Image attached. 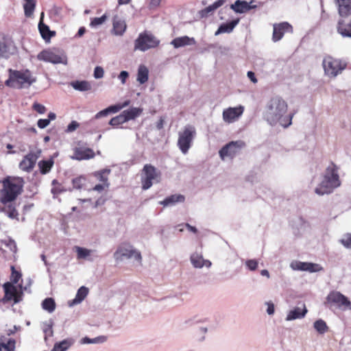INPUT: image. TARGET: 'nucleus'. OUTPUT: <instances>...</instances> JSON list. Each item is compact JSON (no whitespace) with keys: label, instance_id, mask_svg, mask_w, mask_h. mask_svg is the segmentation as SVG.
<instances>
[{"label":"nucleus","instance_id":"obj_1","mask_svg":"<svg viewBox=\"0 0 351 351\" xmlns=\"http://www.w3.org/2000/svg\"><path fill=\"white\" fill-rule=\"evenodd\" d=\"M288 110L287 101L279 96H275L269 101L266 106L265 117L270 125L279 123L284 128H287L292 123L295 112L285 116Z\"/></svg>","mask_w":351,"mask_h":351},{"label":"nucleus","instance_id":"obj_2","mask_svg":"<svg viewBox=\"0 0 351 351\" xmlns=\"http://www.w3.org/2000/svg\"><path fill=\"white\" fill-rule=\"evenodd\" d=\"M338 171L339 167L333 162H331L325 171L323 180L315 189V192L322 195L331 193L334 189L339 186L341 181Z\"/></svg>","mask_w":351,"mask_h":351},{"label":"nucleus","instance_id":"obj_3","mask_svg":"<svg viewBox=\"0 0 351 351\" xmlns=\"http://www.w3.org/2000/svg\"><path fill=\"white\" fill-rule=\"evenodd\" d=\"M23 180L21 178H7L3 181L1 202L3 204L14 201L21 193Z\"/></svg>","mask_w":351,"mask_h":351},{"label":"nucleus","instance_id":"obj_4","mask_svg":"<svg viewBox=\"0 0 351 351\" xmlns=\"http://www.w3.org/2000/svg\"><path fill=\"white\" fill-rule=\"evenodd\" d=\"M8 71L9 77L5 82L6 86L20 89L25 87V85L30 86L36 82V79L29 69L19 71L9 69Z\"/></svg>","mask_w":351,"mask_h":351},{"label":"nucleus","instance_id":"obj_5","mask_svg":"<svg viewBox=\"0 0 351 351\" xmlns=\"http://www.w3.org/2000/svg\"><path fill=\"white\" fill-rule=\"evenodd\" d=\"M161 173L154 166L151 164L144 165L141 174V184L143 190L149 189L153 183L159 182Z\"/></svg>","mask_w":351,"mask_h":351},{"label":"nucleus","instance_id":"obj_6","mask_svg":"<svg viewBox=\"0 0 351 351\" xmlns=\"http://www.w3.org/2000/svg\"><path fill=\"white\" fill-rule=\"evenodd\" d=\"M195 134V129L192 125L184 127L183 131L179 133L178 146L184 154H186L191 147Z\"/></svg>","mask_w":351,"mask_h":351},{"label":"nucleus","instance_id":"obj_7","mask_svg":"<svg viewBox=\"0 0 351 351\" xmlns=\"http://www.w3.org/2000/svg\"><path fill=\"white\" fill-rule=\"evenodd\" d=\"M322 64L325 73L330 77H336L346 67L345 62L330 56L324 58Z\"/></svg>","mask_w":351,"mask_h":351},{"label":"nucleus","instance_id":"obj_8","mask_svg":"<svg viewBox=\"0 0 351 351\" xmlns=\"http://www.w3.org/2000/svg\"><path fill=\"white\" fill-rule=\"evenodd\" d=\"M160 41L151 33L144 32L141 33L134 42L135 49L142 51H147L158 46Z\"/></svg>","mask_w":351,"mask_h":351},{"label":"nucleus","instance_id":"obj_9","mask_svg":"<svg viewBox=\"0 0 351 351\" xmlns=\"http://www.w3.org/2000/svg\"><path fill=\"white\" fill-rule=\"evenodd\" d=\"M326 304L330 306H335L343 310H351V302L347 297L337 291L329 293L326 297Z\"/></svg>","mask_w":351,"mask_h":351},{"label":"nucleus","instance_id":"obj_10","mask_svg":"<svg viewBox=\"0 0 351 351\" xmlns=\"http://www.w3.org/2000/svg\"><path fill=\"white\" fill-rule=\"evenodd\" d=\"M41 153V149L38 148L31 150L20 162L19 168L23 171H32L35 167L37 160L40 157Z\"/></svg>","mask_w":351,"mask_h":351},{"label":"nucleus","instance_id":"obj_11","mask_svg":"<svg viewBox=\"0 0 351 351\" xmlns=\"http://www.w3.org/2000/svg\"><path fill=\"white\" fill-rule=\"evenodd\" d=\"M114 258L122 259L123 257L130 258L134 257L136 261L141 262L142 256L138 251L133 249L132 246L127 243H121L117 248L114 254Z\"/></svg>","mask_w":351,"mask_h":351},{"label":"nucleus","instance_id":"obj_12","mask_svg":"<svg viewBox=\"0 0 351 351\" xmlns=\"http://www.w3.org/2000/svg\"><path fill=\"white\" fill-rule=\"evenodd\" d=\"M245 146L242 141H231L223 146L219 152L220 158L224 160L226 157L234 158L238 154L240 150Z\"/></svg>","mask_w":351,"mask_h":351},{"label":"nucleus","instance_id":"obj_13","mask_svg":"<svg viewBox=\"0 0 351 351\" xmlns=\"http://www.w3.org/2000/svg\"><path fill=\"white\" fill-rule=\"evenodd\" d=\"M4 296L2 299L3 303L13 301L14 304L19 303L22 300L23 293L19 291L16 287L11 282H5L3 285Z\"/></svg>","mask_w":351,"mask_h":351},{"label":"nucleus","instance_id":"obj_14","mask_svg":"<svg viewBox=\"0 0 351 351\" xmlns=\"http://www.w3.org/2000/svg\"><path fill=\"white\" fill-rule=\"evenodd\" d=\"M95 156V154L92 149L84 146L81 141H79L73 149V156L71 158L77 160H84L92 159Z\"/></svg>","mask_w":351,"mask_h":351},{"label":"nucleus","instance_id":"obj_15","mask_svg":"<svg viewBox=\"0 0 351 351\" xmlns=\"http://www.w3.org/2000/svg\"><path fill=\"white\" fill-rule=\"evenodd\" d=\"M272 40L278 42L282 38L285 34L292 33L293 27L288 22L275 23L273 25Z\"/></svg>","mask_w":351,"mask_h":351},{"label":"nucleus","instance_id":"obj_16","mask_svg":"<svg viewBox=\"0 0 351 351\" xmlns=\"http://www.w3.org/2000/svg\"><path fill=\"white\" fill-rule=\"evenodd\" d=\"M244 107H229L224 109L222 113L223 119L226 123H231L236 121L243 113Z\"/></svg>","mask_w":351,"mask_h":351},{"label":"nucleus","instance_id":"obj_17","mask_svg":"<svg viewBox=\"0 0 351 351\" xmlns=\"http://www.w3.org/2000/svg\"><path fill=\"white\" fill-rule=\"evenodd\" d=\"M337 30L343 37L351 38V16L340 17Z\"/></svg>","mask_w":351,"mask_h":351},{"label":"nucleus","instance_id":"obj_18","mask_svg":"<svg viewBox=\"0 0 351 351\" xmlns=\"http://www.w3.org/2000/svg\"><path fill=\"white\" fill-rule=\"evenodd\" d=\"M38 59L45 62L58 64L62 62V58L60 55L51 50H43L38 55Z\"/></svg>","mask_w":351,"mask_h":351},{"label":"nucleus","instance_id":"obj_19","mask_svg":"<svg viewBox=\"0 0 351 351\" xmlns=\"http://www.w3.org/2000/svg\"><path fill=\"white\" fill-rule=\"evenodd\" d=\"M127 28V25L123 19L118 15H115L112 19V33L116 36H122Z\"/></svg>","mask_w":351,"mask_h":351},{"label":"nucleus","instance_id":"obj_20","mask_svg":"<svg viewBox=\"0 0 351 351\" xmlns=\"http://www.w3.org/2000/svg\"><path fill=\"white\" fill-rule=\"evenodd\" d=\"M340 17L351 16V0H335Z\"/></svg>","mask_w":351,"mask_h":351},{"label":"nucleus","instance_id":"obj_21","mask_svg":"<svg viewBox=\"0 0 351 351\" xmlns=\"http://www.w3.org/2000/svg\"><path fill=\"white\" fill-rule=\"evenodd\" d=\"M291 267L294 269L310 272L319 271L322 269V267L318 264L311 263L296 262L295 263H292Z\"/></svg>","mask_w":351,"mask_h":351},{"label":"nucleus","instance_id":"obj_22","mask_svg":"<svg viewBox=\"0 0 351 351\" xmlns=\"http://www.w3.org/2000/svg\"><path fill=\"white\" fill-rule=\"evenodd\" d=\"M195 43V40L193 38H189L187 36L177 37L174 38L171 43V44L175 48H180L187 45H193Z\"/></svg>","mask_w":351,"mask_h":351},{"label":"nucleus","instance_id":"obj_23","mask_svg":"<svg viewBox=\"0 0 351 351\" xmlns=\"http://www.w3.org/2000/svg\"><path fill=\"white\" fill-rule=\"evenodd\" d=\"M130 104V101H125L123 105H114L111 106L103 110H101L98 113H97L95 116V119H99L101 117L107 116L110 113H115L122 109L123 107H125Z\"/></svg>","mask_w":351,"mask_h":351},{"label":"nucleus","instance_id":"obj_24","mask_svg":"<svg viewBox=\"0 0 351 351\" xmlns=\"http://www.w3.org/2000/svg\"><path fill=\"white\" fill-rule=\"evenodd\" d=\"M239 19H236L232 21L226 23L221 24L218 29L215 33V36H217L223 33H230L233 31L235 26L239 23Z\"/></svg>","mask_w":351,"mask_h":351},{"label":"nucleus","instance_id":"obj_25","mask_svg":"<svg viewBox=\"0 0 351 351\" xmlns=\"http://www.w3.org/2000/svg\"><path fill=\"white\" fill-rule=\"evenodd\" d=\"M43 15H44V13L42 12L41 18L43 17ZM38 29H39V32L40 33L42 38L45 40H50L52 36H55V32L51 31L49 29V26L43 23L42 19L39 22Z\"/></svg>","mask_w":351,"mask_h":351},{"label":"nucleus","instance_id":"obj_26","mask_svg":"<svg viewBox=\"0 0 351 351\" xmlns=\"http://www.w3.org/2000/svg\"><path fill=\"white\" fill-rule=\"evenodd\" d=\"M143 109L141 108H132L129 110H123L122 114L125 122L130 120H134L141 114Z\"/></svg>","mask_w":351,"mask_h":351},{"label":"nucleus","instance_id":"obj_27","mask_svg":"<svg viewBox=\"0 0 351 351\" xmlns=\"http://www.w3.org/2000/svg\"><path fill=\"white\" fill-rule=\"evenodd\" d=\"M191 261L193 265L197 268H201L204 266L209 267L211 265L209 261L204 260L202 256L198 254H192L191 256Z\"/></svg>","mask_w":351,"mask_h":351},{"label":"nucleus","instance_id":"obj_28","mask_svg":"<svg viewBox=\"0 0 351 351\" xmlns=\"http://www.w3.org/2000/svg\"><path fill=\"white\" fill-rule=\"evenodd\" d=\"M230 8L237 13H244L252 9V6L247 2L240 0L236 1Z\"/></svg>","mask_w":351,"mask_h":351},{"label":"nucleus","instance_id":"obj_29","mask_svg":"<svg viewBox=\"0 0 351 351\" xmlns=\"http://www.w3.org/2000/svg\"><path fill=\"white\" fill-rule=\"evenodd\" d=\"M53 164L54 161L53 158H50L49 160H42L39 161L38 166L39 167L40 173L43 175L48 173L53 167Z\"/></svg>","mask_w":351,"mask_h":351},{"label":"nucleus","instance_id":"obj_30","mask_svg":"<svg viewBox=\"0 0 351 351\" xmlns=\"http://www.w3.org/2000/svg\"><path fill=\"white\" fill-rule=\"evenodd\" d=\"M73 343L74 341L72 339H64L60 342L55 343L51 351H66L73 344Z\"/></svg>","mask_w":351,"mask_h":351},{"label":"nucleus","instance_id":"obj_31","mask_svg":"<svg viewBox=\"0 0 351 351\" xmlns=\"http://www.w3.org/2000/svg\"><path fill=\"white\" fill-rule=\"evenodd\" d=\"M148 77V69L145 65H140L138 69L137 81L143 84L147 82Z\"/></svg>","mask_w":351,"mask_h":351},{"label":"nucleus","instance_id":"obj_32","mask_svg":"<svg viewBox=\"0 0 351 351\" xmlns=\"http://www.w3.org/2000/svg\"><path fill=\"white\" fill-rule=\"evenodd\" d=\"M307 310L304 307L302 310L300 308H295L293 310L291 311L287 317V320H293L295 319H299L304 317L306 313Z\"/></svg>","mask_w":351,"mask_h":351},{"label":"nucleus","instance_id":"obj_33","mask_svg":"<svg viewBox=\"0 0 351 351\" xmlns=\"http://www.w3.org/2000/svg\"><path fill=\"white\" fill-rule=\"evenodd\" d=\"M184 199V196L182 195H172L165 198L162 202H160V204L166 206L177 202H183Z\"/></svg>","mask_w":351,"mask_h":351},{"label":"nucleus","instance_id":"obj_34","mask_svg":"<svg viewBox=\"0 0 351 351\" xmlns=\"http://www.w3.org/2000/svg\"><path fill=\"white\" fill-rule=\"evenodd\" d=\"M36 3V0H25V3L23 5L25 16L30 17L33 14Z\"/></svg>","mask_w":351,"mask_h":351},{"label":"nucleus","instance_id":"obj_35","mask_svg":"<svg viewBox=\"0 0 351 351\" xmlns=\"http://www.w3.org/2000/svg\"><path fill=\"white\" fill-rule=\"evenodd\" d=\"M224 0H218L215 1L213 4L206 7V8L201 11L202 16H207L210 12H213L218 8L221 7L224 3Z\"/></svg>","mask_w":351,"mask_h":351},{"label":"nucleus","instance_id":"obj_36","mask_svg":"<svg viewBox=\"0 0 351 351\" xmlns=\"http://www.w3.org/2000/svg\"><path fill=\"white\" fill-rule=\"evenodd\" d=\"M88 293V289L86 287H81L76 294L75 298L74 299V303H80L85 299Z\"/></svg>","mask_w":351,"mask_h":351},{"label":"nucleus","instance_id":"obj_37","mask_svg":"<svg viewBox=\"0 0 351 351\" xmlns=\"http://www.w3.org/2000/svg\"><path fill=\"white\" fill-rule=\"evenodd\" d=\"M42 306L43 309L47 311L49 313H51L56 308V303L53 299L48 298L43 301Z\"/></svg>","mask_w":351,"mask_h":351},{"label":"nucleus","instance_id":"obj_38","mask_svg":"<svg viewBox=\"0 0 351 351\" xmlns=\"http://www.w3.org/2000/svg\"><path fill=\"white\" fill-rule=\"evenodd\" d=\"M315 329L320 334H324L328 331L326 323L322 319H318L314 323Z\"/></svg>","mask_w":351,"mask_h":351},{"label":"nucleus","instance_id":"obj_39","mask_svg":"<svg viewBox=\"0 0 351 351\" xmlns=\"http://www.w3.org/2000/svg\"><path fill=\"white\" fill-rule=\"evenodd\" d=\"M86 178L83 176H80L72 180L73 187L76 189H81L86 182Z\"/></svg>","mask_w":351,"mask_h":351},{"label":"nucleus","instance_id":"obj_40","mask_svg":"<svg viewBox=\"0 0 351 351\" xmlns=\"http://www.w3.org/2000/svg\"><path fill=\"white\" fill-rule=\"evenodd\" d=\"M73 86L75 89L81 91L88 90L90 88L89 83L86 81L75 82L73 84Z\"/></svg>","mask_w":351,"mask_h":351},{"label":"nucleus","instance_id":"obj_41","mask_svg":"<svg viewBox=\"0 0 351 351\" xmlns=\"http://www.w3.org/2000/svg\"><path fill=\"white\" fill-rule=\"evenodd\" d=\"M107 19V15L104 14L101 17H95L91 19L90 26L92 27H96L103 24Z\"/></svg>","mask_w":351,"mask_h":351},{"label":"nucleus","instance_id":"obj_42","mask_svg":"<svg viewBox=\"0 0 351 351\" xmlns=\"http://www.w3.org/2000/svg\"><path fill=\"white\" fill-rule=\"evenodd\" d=\"M125 123V121L123 115L121 112L118 116H116V117L112 118L109 122V124L113 127H117V126H118L122 123Z\"/></svg>","mask_w":351,"mask_h":351},{"label":"nucleus","instance_id":"obj_43","mask_svg":"<svg viewBox=\"0 0 351 351\" xmlns=\"http://www.w3.org/2000/svg\"><path fill=\"white\" fill-rule=\"evenodd\" d=\"M5 211L8 216L12 219L17 218V216L19 215L15 206L12 204H9L8 206H6L5 208Z\"/></svg>","mask_w":351,"mask_h":351},{"label":"nucleus","instance_id":"obj_44","mask_svg":"<svg viewBox=\"0 0 351 351\" xmlns=\"http://www.w3.org/2000/svg\"><path fill=\"white\" fill-rule=\"evenodd\" d=\"M10 54L8 45L5 43H0V57L7 58Z\"/></svg>","mask_w":351,"mask_h":351},{"label":"nucleus","instance_id":"obj_45","mask_svg":"<svg viewBox=\"0 0 351 351\" xmlns=\"http://www.w3.org/2000/svg\"><path fill=\"white\" fill-rule=\"evenodd\" d=\"M6 351H15L16 341L14 339H9L7 343L1 344Z\"/></svg>","mask_w":351,"mask_h":351},{"label":"nucleus","instance_id":"obj_46","mask_svg":"<svg viewBox=\"0 0 351 351\" xmlns=\"http://www.w3.org/2000/svg\"><path fill=\"white\" fill-rule=\"evenodd\" d=\"M76 251L79 258H84L90 254V250L80 247H76Z\"/></svg>","mask_w":351,"mask_h":351},{"label":"nucleus","instance_id":"obj_47","mask_svg":"<svg viewBox=\"0 0 351 351\" xmlns=\"http://www.w3.org/2000/svg\"><path fill=\"white\" fill-rule=\"evenodd\" d=\"M12 274H11V280L14 284L18 283L20 278H21V274L16 271L14 266H12Z\"/></svg>","mask_w":351,"mask_h":351},{"label":"nucleus","instance_id":"obj_48","mask_svg":"<svg viewBox=\"0 0 351 351\" xmlns=\"http://www.w3.org/2000/svg\"><path fill=\"white\" fill-rule=\"evenodd\" d=\"M110 173L109 170H104L100 172L96 173V176L98 177V179L102 182V184L108 183L107 175Z\"/></svg>","mask_w":351,"mask_h":351},{"label":"nucleus","instance_id":"obj_49","mask_svg":"<svg viewBox=\"0 0 351 351\" xmlns=\"http://www.w3.org/2000/svg\"><path fill=\"white\" fill-rule=\"evenodd\" d=\"M340 241L344 247L351 248V234H346Z\"/></svg>","mask_w":351,"mask_h":351},{"label":"nucleus","instance_id":"obj_50","mask_svg":"<svg viewBox=\"0 0 351 351\" xmlns=\"http://www.w3.org/2000/svg\"><path fill=\"white\" fill-rule=\"evenodd\" d=\"M106 340V337H99L95 339H89L88 337H85L83 339L84 343H98V342H104Z\"/></svg>","mask_w":351,"mask_h":351},{"label":"nucleus","instance_id":"obj_51","mask_svg":"<svg viewBox=\"0 0 351 351\" xmlns=\"http://www.w3.org/2000/svg\"><path fill=\"white\" fill-rule=\"evenodd\" d=\"M32 108L39 114H44L46 112L45 106L39 103H34L32 106Z\"/></svg>","mask_w":351,"mask_h":351},{"label":"nucleus","instance_id":"obj_52","mask_svg":"<svg viewBox=\"0 0 351 351\" xmlns=\"http://www.w3.org/2000/svg\"><path fill=\"white\" fill-rule=\"evenodd\" d=\"M245 264L247 267L249 268V269L252 271L256 270L258 267L257 261L254 259L247 261Z\"/></svg>","mask_w":351,"mask_h":351},{"label":"nucleus","instance_id":"obj_53","mask_svg":"<svg viewBox=\"0 0 351 351\" xmlns=\"http://www.w3.org/2000/svg\"><path fill=\"white\" fill-rule=\"evenodd\" d=\"M80 124L76 121H72L67 126L66 132H72L79 128Z\"/></svg>","mask_w":351,"mask_h":351},{"label":"nucleus","instance_id":"obj_54","mask_svg":"<svg viewBox=\"0 0 351 351\" xmlns=\"http://www.w3.org/2000/svg\"><path fill=\"white\" fill-rule=\"evenodd\" d=\"M104 73V69H103L102 67H101V66H96L95 68V70H94V77L96 79H99V78L103 77Z\"/></svg>","mask_w":351,"mask_h":351},{"label":"nucleus","instance_id":"obj_55","mask_svg":"<svg viewBox=\"0 0 351 351\" xmlns=\"http://www.w3.org/2000/svg\"><path fill=\"white\" fill-rule=\"evenodd\" d=\"M49 123V119H40L37 122L38 127L40 129L45 128Z\"/></svg>","mask_w":351,"mask_h":351},{"label":"nucleus","instance_id":"obj_56","mask_svg":"<svg viewBox=\"0 0 351 351\" xmlns=\"http://www.w3.org/2000/svg\"><path fill=\"white\" fill-rule=\"evenodd\" d=\"M109 186V183H106V184H96L93 188V191H98V192H101L103 191H104L106 189L108 188Z\"/></svg>","mask_w":351,"mask_h":351},{"label":"nucleus","instance_id":"obj_57","mask_svg":"<svg viewBox=\"0 0 351 351\" xmlns=\"http://www.w3.org/2000/svg\"><path fill=\"white\" fill-rule=\"evenodd\" d=\"M162 0H150L149 3V9H156L160 6Z\"/></svg>","mask_w":351,"mask_h":351},{"label":"nucleus","instance_id":"obj_58","mask_svg":"<svg viewBox=\"0 0 351 351\" xmlns=\"http://www.w3.org/2000/svg\"><path fill=\"white\" fill-rule=\"evenodd\" d=\"M129 74L127 71H123L119 75V79L121 80V83L123 84L125 83L126 80L128 79Z\"/></svg>","mask_w":351,"mask_h":351},{"label":"nucleus","instance_id":"obj_59","mask_svg":"<svg viewBox=\"0 0 351 351\" xmlns=\"http://www.w3.org/2000/svg\"><path fill=\"white\" fill-rule=\"evenodd\" d=\"M267 312L269 315H272L274 313V305L271 302L267 303Z\"/></svg>","mask_w":351,"mask_h":351},{"label":"nucleus","instance_id":"obj_60","mask_svg":"<svg viewBox=\"0 0 351 351\" xmlns=\"http://www.w3.org/2000/svg\"><path fill=\"white\" fill-rule=\"evenodd\" d=\"M247 77L250 79V80L253 83H256L257 82V79H256L254 72L248 71L247 73Z\"/></svg>","mask_w":351,"mask_h":351},{"label":"nucleus","instance_id":"obj_61","mask_svg":"<svg viewBox=\"0 0 351 351\" xmlns=\"http://www.w3.org/2000/svg\"><path fill=\"white\" fill-rule=\"evenodd\" d=\"M186 228L191 232H193V233H197V230L195 227L191 226L189 223H185Z\"/></svg>","mask_w":351,"mask_h":351},{"label":"nucleus","instance_id":"obj_62","mask_svg":"<svg viewBox=\"0 0 351 351\" xmlns=\"http://www.w3.org/2000/svg\"><path fill=\"white\" fill-rule=\"evenodd\" d=\"M164 119L161 117L157 122L156 127L158 129H162L163 128Z\"/></svg>","mask_w":351,"mask_h":351},{"label":"nucleus","instance_id":"obj_63","mask_svg":"<svg viewBox=\"0 0 351 351\" xmlns=\"http://www.w3.org/2000/svg\"><path fill=\"white\" fill-rule=\"evenodd\" d=\"M86 32V29L84 27H82L79 29L78 32H77V36H82V35H84V34Z\"/></svg>","mask_w":351,"mask_h":351},{"label":"nucleus","instance_id":"obj_64","mask_svg":"<svg viewBox=\"0 0 351 351\" xmlns=\"http://www.w3.org/2000/svg\"><path fill=\"white\" fill-rule=\"evenodd\" d=\"M261 274L262 276H266L267 278H269V273L267 269H263L261 271Z\"/></svg>","mask_w":351,"mask_h":351}]
</instances>
